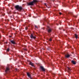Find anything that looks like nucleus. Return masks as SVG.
<instances>
[{
    "label": "nucleus",
    "mask_w": 79,
    "mask_h": 79,
    "mask_svg": "<svg viewBox=\"0 0 79 79\" xmlns=\"http://www.w3.org/2000/svg\"><path fill=\"white\" fill-rule=\"evenodd\" d=\"M37 2V0H33L32 1L29 3L27 2V5L28 6H34V4H35Z\"/></svg>",
    "instance_id": "nucleus-1"
},
{
    "label": "nucleus",
    "mask_w": 79,
    "mask_h": 79,
    "mask_svg": "<svg viewBox=\"0 0 79 79\" xmlns=\"http://www.w3.org/2000/svg\"><path fill=\"white\" fill-rule=\"evenodd\" d=\"M73 16L74 17V18H77V16L76 15H73Z\"/></svg>",
    "instance_id": "nucleus-20"
},
{
    "label": "nucleus",
    "mask_w": 79,
    "mask_h": 79,
    "mask_svg": "<svg viewBox=\"0 0 79 79\" xmlns=\"http://www.w3.org/2000/svg\"><path fill=\"white\" fill-rule=\"evenodd\" d=\"M11 11H8V12H7V13L8 14H11Z\"/></svg>",
    "instance_id": "nucleus-15"
},
{
    "label": "nucleus",
    "mask_w": 79,
    "mask_h": 79,
    "mask_svg": "<svg viewBox=\"0 0 79 79\" xmlns=\"http://www.w3.org/2000/svg\"><path fill=\"white\" fill-rule=\"evenodd\" d=\"M10 37H11V36H10Z\"/></svg>",
    "instance_id": "nucleus-31"
},
{
    "label": "nucleus",
    "mask_w": 79,
    "mask_h": 79,
    "mask_svg": "<svg viewBox=\"0 0 79 79\" xmlns=\"http://www.w3.org/2000/svg\"><path fill=\"white\" fill-rule=\"evenodd\" d=\"M13 30H15V29L13 28Z\"/></svg>",
    "instance_id": "nucleus-29"
},
{
    "label": "nucleus",
    "mask_w": 79,
    "mask_h": 79,
    "mask_svg": "<svg viewBox=\"0 0 79 79\" xmlns=\"http://www.w3.org/2000/svg\"><path fill=\"white\" fill-rule=\"evenodd\" d=\"M10 42L12 44H16V42L14 40H10Z\"/></svg>",
    "instance_id": "nucleus-9"
},
{
    "label": "nucleus",
    "mask_w": 79,
    "mask_h": 79,
    "mask_svg": "<svg viewBox=\"0 0 79 79\" xmlns=\"http://www.w3.org/2000/svg\"><path fill=\"white\" fill-rule=\"evenodd\" d=\"M47 50H50V49H51V48H50L48 47L47 48Z\"/></svg>",
    "instance_id": "nucleus-16"
},
{
    "label": "nucleus",
    "mask_w": 79,
    "mask_h": 79,
    "mask_svg": "<svg viewBox=\"0 0 79 79\" xmlns=\"http://www.w3.org/2000/svg\"><path fill=\"white\" fill-rule=\"evenodd\" d=\"M30 38L31 39H36V36L34 35H33L32 34H31V35H30Z\"/></svg>",
    "instance_id": "nucleus-3"
},
{
    "label": "nucleus",
    "mask_w": 79,
    "mask_h": 79,
    "mask_svg": "<svg viewBox=\"0 0 79 79\" xmlns=\"http://www.w3.org/2000/svg\"><path fill=\"white\" fill-rule=\"evenodd\" d=\"M27 76H28V77H29V78H30V79H32V77H31V75L29 73H27Z\"/></svg>",
    "instance_id": "nucleus-6"
},
{
    "label": "nucleus",
    "mask_w": 79,
    "mask_h": 79,
    "mask_svg": "<svg viewBox=\"0 0 79 79\" xmlns=\"http://www.w3.org/2000/svg\"><path fill=\"white\" fill-rule=\"evenodd\" d=\"M78 21L79 22V19H78Z\"/></svg>",
    "instance_id": "nucleus-30"
},
{
    "label": "nucleus",
    "mask_w": 79,
    "mask_h": 79,
    "mask_svg": "<svg viewBox=\"0 0 79 79\" xmlns=\"http://www.w3.org/2000/svg\"><path fill=\"white\" fill-rule=\"evenodd\" d=\"M48 31L49 33H50V32H52V29H51V28H49V27H48Z\"/></svg>",
    "instance_id": "nucleus-7"
},
{
    "label": "nucleus",
    "mask_w": 79,
    "mask_h": 79,
    "mask_svg": "<svg viewBox=\"0 0 79 79\" xmlns=\"http://www.w3.org/2000/svg\"><path fill=\"white\" fill-rule=\"evenodd\" d=\"M75 38L77 39L78 38V37H77L78 36L77 35V34H75Z\"/></svg>",
    "instance_id": "nucleus-13"
},
{
    "label": "nucleus",
    "mask_w": 79,
    "mask_h": 79,
    "mask_svg": "<svg viewBox=\"0 0 79 79\" xmlns=\"http://www.w3.org/2000/svg\"><path fill=\"white\" fill-rule=\"evenodd\" d=\"M44 5H45L46 6H47V4H46V3H44Z\"/></svg>",
    "instance_id": "nucleus-24"
},
{
    "label": "nucleus",
    "mask_w": 79,
    "mask_h": 79,
    "mask_svg": "<svg viewBox=\"0 0 79 79\" xmlns=\"http://www.w3.org/2000/svg\"><path fill=\"white\" fill-rule=\"evenodd\" d=\"M35 28L38 29V27H37V26L36 25H35Z\"/></svg>",
    "instance_id": "nucleus-19"
},
{
    "label": "nucleus",
    "mask_w": 79,
    "mask_h": 79,
    "mask_svg": "<svg viewBox=\"0 0 79 79\" xmlns=\"http://www.w3.org/2000/svg\"><path fill=\"white\" fill-rule=\"evenodd\" d=\"M49 41L50 42L52 41V38H50L49 40Z\"/></svg>",
    "instance_id": "nucleus-18"
},
{
    "label": "nucleus",
    "mask_w": 79,
    "mask_h": 79,
    "mask_svg": "<svg viewBox=\"0 0 79 79\" xmlns=\"http://www.w3.org/2000/svg\"><path fill=\"white\" fill-rule=\"evenodd\" d=\"M65 56L66 58H69V56H70L69 54H67V55H65Z\"/></svg>",
    "instance_id": "nucleus-11"
},
{
    "label": "nucleus",
    "mask_w": 79,
    "mask_h": 79,
    "mask_svg": "<svg viewBox=\"0 0 79 79\" xmlns=\"http://www.w3.org/2000/svg\"><path fill=\"white\" fill-rule=\"evenodd\" d=\"M6 44H8V43H7V42H6Z\"/></svg>",
    "instance_id": "nucleus-27"
},
{
    "label": "nucleus",
    "mask_w": 79,
    "mask_h": 79,
    "mask_svg": "<svg viewBox=\"0 0 79 79\" xmlns=\"http://www.w3.org/2000/svg\"><path fill=\"white\" fill-rule=\"evenodd\" d=\"M68 72L69 73V72H70L71 71V69H70L69 68V67H68Z\"/></svg>",
    "instance_id": "nucleus-12"
},
{
    "label": "nucleus",
    "mask_w": 79,
    "mask_h": 79,
    "mask_svg": "<svg viewBox=\"0 0 79 79\" xmlns=\"http://www.w3.org/2000/svg\"><path fill=\"white\" fill-rule=\"evenodd\" d=\"M25 29H26V30H27V27H25Z\"/></svg>",
    "instance_id": "nucleus-23"
},
{
    "label": "nucleus",
    "mask_w": 79,
    "mask_h": 79,
    "mask_svg": "<svg viewBox=\"0 0 79 79\" xmlns=\"http://www.w3.org/2000/svg\"><path fill=\"white\" fill-rule=\"evenodd\" d=\"M50 8V7H48V8Z\"/></svg>",
    "instance_id": "nucleus-28"
},
{
    "label": "nucleus",
    "mask_w": 79,
    "mask_h": 79,
    "mask_svg": "<svg viewBox=\"0 0 79 79\" xmlns=\"http://www.w3.org/2000/svg\"><path fill=\"white\" fill-rule=\"evenodd\" d=\"M71 63L73 64H76V62L74 60H72Z\"/></svg>",
    "instance_id": "nucleus-10"
},
{
    "label": "nucleus",
    "mask_w": 79,
    "mask_h": 79,
    "mask_svg": "<svg viewBox=\"0 0 79 79\" xmlns=\"http://www.w3.org/2000/svg\"><path fill=\"white\" fill-rule=\"evenodd\" d=\"M9 70H10V69H9V68H8V67H6V69L5 70V73H7V72H8V71H9Z\"/></svg>",
    "instance_id": "nucleus-8"
},
{
    "label": "nucleus",
    "mask_w": 79,
    "mask_h": 79,
    "mask_svg": "<svg viewBox=\"0 0 79 79\" xmlns=\"http://www.w3.org/2000/svg\"><path fill=\"white\" fill-rule=\"evenodd\" d=\"M23 50H25V51H27V49H26V48H24L23 49Z\"/></svg>",
    "instance_id": "nucleus-22"
},
{
    "label": "nucleus",
    "mask_w": 79,
    "mask_h": 79,
    "mask_svg": "<svg viewBox=\"0 0 79 79\" xmlns=\"http://www.w3.org/2000/svg\"><path fill=\"white\" fill-rule=\"evenodd\" d=\"M69 14L70 15H73V13H69Z\"/></svg>",
    "instance_id": "nucleus-21"
},
{
    "label": "nucleus",
    "mask_w": 79,
    "mask_h": 79,
    "mask_svg": "<svg viewBox=\"0 0 79 79\" xmlns=\"http://www.w3.org/2000/svg\"><path fill=\"white\" fill-rule=\"evenodd\" d=\"M40 69H42V71H44V72L45 71V69L44 68V67L42 66H40Z\"/></svg>",
    "instance_id": "nucleus-4"
},
{
    "label": "nucleus",
    "mask_w": 79,
    "mask_h": 79,
    "mask_svg": "<svg viewBox=\"0 0 79 79\" xmlns=\"http://www.w3.org/2000/svg\"><path fill=\"white\" fill-rule=\"evenodd\" d=\"M5 21H6V22H9V21H10V20H9L8 19H5Z\"/></svg>",
    "instance_id": "nucleus-14"
},
{
    "label": "nucleus",
    "mask_w": 79,
    "mask_h": 79,
    "mask_svg": "<svg viewBox=\"0 0 79 79\" xmlns=\"http://www.w3.org/2000/svg\"><path fill=\"white\" fill-rule=\"evenodd\" d=\"M63 31H64V30H63Z\"/></svg>",
    "instance_id": "nucleus-32"
},
{
    "label": "nucleus",
    "mask_w": 79,
    "mask_h": 79,
    "mask_svg": "<svg viewBox=\"0 0 79 79\" xmlns=\"http://www.w3.org/2000/svg\"><path fill=\"white\" fill-rule=\"evenodd\" d=\"M59 15H62L61 13L60 12V13H59Z\"/></svg>",
    "instance_id": "nucleus-25"
},
{
    "label": "nucleus",
    "mask_w": 79,
    "mask_h": 79,
    "mask_svg": "<svg viewBox=\"0 0 79 79\" xmlns=\"http://www.w3.org/2000/svg\"><path fill=\"white\" fill-rule=\"evenodd\" d=\"M15 69L17 71H18V69Z\"/></svg>",
    "instance_id": "nucleus-26"
},
{
    "label": "nucleus",
    "mask_w": 79,
    "mask_h": 79,
    "mask_svg": "<svg viewBox=\"0 0 79 79\" xmlns=\"http://www.w3.org/2000/svg\"><path fill=\"white\" fill-rule=\"evenodd\" d=\"M7 52H9L10 51V48H8L6 50Z\"/></svg>",
    "instance_id": "nucleus-17"
},
{
    "label": "nucleus",
    "mask_w": 79,
    "mask_h": 79,
    "mask_svg": "<svg viewBox=\"0 0 79 79\" xmlns=\"http://www.w3.org/2000/svg\"><path fill=\"white\" fill-rule=\"evenodd\" d=\"M15 8L16 10L19 11H21V10L23 9V7L19 6L18 5L15 6Z\"/></svg>",
    "instance_id": "nucleus-2"
},
{
    "label": "nucleus",
    "mask_w": 79,
    "mask_h": 79,
    "mask_svg": "<svg viewBox=\"0 0 79 79\" xmlns=\"http://www.w3.org/2000/svg\"><path fill=\"white\" fill-rule=\"evenodd\" d=\"M29 64L30 65H31V66H33L34 68H35V66L34 65V64L32 62L30 61Z\"/></svg>",
    "instance_id": "nucleus-5"
}]
</instances>
